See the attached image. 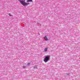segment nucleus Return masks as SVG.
<instances>
[{
    "label": "nucleus",
    "mask_w": 80,
    "mask_h": 80,
    "mask_svg": "<svg viewBox=\"0 0 80 80\" xmlns=\"http://www.w3.org/2000/svg\"><path fill=\"white\" fill-rule=\"evenodd\" d=\"M20 3L22 4L23 6H27L29 5V3H27L25 1H22L20 2Z\"/></svg>",
    "instance_id": "f257e3e1"
},
{
    "label": "nucleus",
    "mask_w": 80,
    "mask_h": 80,
    "mask_svg": "<svg viewBox=\"0 0 80 80\" xmlns=\"http://www.w3.org/2000/svg\"><path fill=\"white\" fill-rule=\"evenodd\" d=\"M49 59H50V56H46L45 58L43 60V61L44 62L46 63L47 61H48V60H49Z\"/></svg>",
    "instance_id": "f03ea898"
},
{
    "label": "nucleus",
    "mask_w": 80,
    "mask_h": 80,
    "mask_svg": "<svg viewBox=\"0 0 80 80\" xmlns=\"http://www.w3.org/2000/svg\"><path fill=\"white\" fill-rule=\"evenodd\" d=\"M48 49V48H45L44 52H47V50Z\"/></svg>",
    "instance_id": "7ed1b4c3"
},
{
    "label": "nucleus",
    "mask_w": 80,
    "mask_h": 80,
    "mask_svg": "<svg viewBox=\"0 0 80 80\" xmlns=\"http://www.w3.org/2000/svg\"><path fill=\"white\" fill-rule=\"evenodd\" d=\"M44 38L46 40H48V38H47V36H45Z\"/></svg>",
    "instance_id": "20e7f679"
},
{
    "label": "nucleus",
    "mask_w": 80,
    "mask_h": 80,
    "mask_svg": "<svg viewBox=\"0 0 80 80\" xmlns=\"http://www.w3.org/2000/svg\"><path fill=\"white\" fill-rule=\"evenodd\" d=\"M27 2H32V0H28L26 1Z\"/></svg>",
    "instance_id": "39448f33"
},
{
    "label": "nucleus",
    "mask_w": 80,
    "mask_h": 80,
    "mask_svg": "<svg viewBox=\"0 0 80 80\" xmlns=\"http://www.w3.org/2000/svg\"><path fill=\"white\" fill-rule=\"evenodd\" d=\"M38 68V67H37V66H34V68Z\"/></svg>",
    "instance_id": "423d86ee"
},
{
    "label": "nucleus",
    "mask_w": 80,
    "mask_h": 80,
    "mask_svg": "<svg viewBox=\"0 0 80 80\" xmlns=\"http://www.w3.org/2000/svg\"><path fill=\"white\" fill-rule=\"evenodd\" d=\"M23 68H25V66H23Z\"/></svg>",
    "instance_id": "0eeeda50"
},
{
    "label": "nucleus",
    "mask_w": 80,
    "mask_h": 80,
    "mask_svg": "<svg viewBox=\"0 0 80 80\" xmlns=\"http://www.w3.org/2000/svg\"><path fill=\"white\" fill-rule=\"evenodd\" d=\"M9 16H10V17H12L13 16H12L10 15H9Z\"/></svg>",
    "instance_id": "6e6552de"
},
{
    "label": "nucleus",
    "mask_w": 80,
    "mask_h": 80,
    "mask_svg": "<svg viewBox=\"0 0 80 80\" xmlns=\"http://www.w3.org/2000/svg\"><path fill=\"white\" fill-rule=\"evenodd\" d=\"M28 65H30V63H28Z\"/></svg>",
    "instance_id": "1a4fd4ad"
}]
</instances>
